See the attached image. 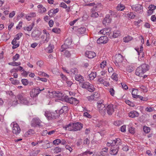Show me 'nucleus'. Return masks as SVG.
I'll list each match as a JSON object with an SVG mask.
<instances>
[{
    "label": "nucleus",
    "mask_w": 156,
    "mask_h": 156,
    "mask_svg": "<svg viewBox=\"0 0 156 156\" xmlns=\"http://www.w3.org/2000/svg\"><path fill=\"white\" fill-rule=\"evenodd\" d=\"M83 125L80 122H77L74 123H70L65 126H63V128L66 130L76 131L80 130L82 129Z\"/></svg>",
    "instance_id": "nucleus-1"
},
{
    "label": "nucleus",
    "mask_w": 156,
    "mask_h": 156,
    "mask_svg": "<svg viewBox=\"0 0 156 156\" xmlns=\"http://www.w3.org/2000/svg\"><path fill=\"white\" fill-rule=\"evenodd\" d=\"M149 66L148 65L146 64H142L137 68L135 74L139 76H143V74L149 70Z\"/></svg>",
    "instance_id": "nucleus-2"
},
{
    "label": "nucleus",
    "mask_w": 156,
    "mask_h": 156,
    "mask_svg": "<svg viewBox=\"0 0 156 156\" xmlns=\"http://www.w3.org/2000/svg\"><path fill=\"white\" fill-rule=\"evenodd\" d=\"M104 101L103 100L98 101L97 102L98 109L100 113L103 115H104L106 114V107L103 104Z\"/></svg>",
    "instance_id": "nucleus-3"
},
{
    "label": "nucleus",
    "mask_w": 156,
    "mask_h": 156,
    "mask_svg": "<svg viewBox=\"0 0 156 156\" xmlns=\"http://www.w3.org/2000/svg\"><path fill=\"white\" fill-rule=\"evenodd\" d=\"M114 59L115 65L117 67H119L123 59L122 56L120 54H116L115 56Z\"/></svg>",
    "instance_id": "nucleus-4"
},
{
    "label": "nucleus",
    "mask_w": 156,
    "mask_h": 156,
    "mask_svg": "<svg viewBox=\"0 0 156 156\" xmlns=\"http://www.w3.org/2000/svg\"><path fill=\"white\" fill-rule=\"evenodd\" d=\"M42 122L40 119L37 117L33 118L31 122V125L32 126L36 127H42Z\"/></svg>",
    "instance_id": "nucleus-5"
},
{
    "label": "nucleus",
    "mask_w": 156,
    "mask_h": 156,
    "mask_svg": "<svg viewBox=\"0 0 156 156\" xmlns=\"http://www.w3.org/2000/svg\"><path fill=\"white\" fill-rule=\"evenodd\" d=\"M63 99L66 102L69 103L71 104L76 105L79 103V101L76 98L72 97H69L66 95L64 96Z\"/></svg>",
    "instance_id": "nucleus-6"
},
{
    "label": "nucleus",
    "mask_w": 156,
    "mask_h": 156,
    "mask_svg": "<svg viewBox=\"0 0 156 156\" xmlns=\"http://www.w3.org/2000/svg\"><path fill=\"white\" fill-rule=\"evenodd\" d=\"M82 87L87 89L90 92H93L95 89L94 86L87 82L83 83L82 84Z\"/></svg>",
    "instance_id": "nucleus-7"
},
{
    "label": "nucleus",
    "mask_w": 156,
    "mask_h": 156,
    "mask_svg": "<svg viewBox=\"0 0 156 156\" xmlns=\"http://www.w3.org/2000/svg\"><path fill=\"white\" fill-rule=\"evenodd\" d=\"M17 97L19 100L20 103L27 105H28L29 104V101L24 95L23 94H19L17 96Z\"/></svg>",
    "instance_id": "nucleus-8"
},
{
    "label": "nucleus",
    "mask_w": 156,
    "mask_h": 156,
    "mask_svg": "<svg viewBox=\"0 0 156 156\" xmlns=\"http://www.w3.org/2000/svg\"><path fill=\"white\" fill-rule=\"evenodd\" d=\"M132 9L138 13H142L143 11V7L140 4L133 5L131 6Z\"/></svg>",
    "instance_id": "nucleus-9"
},
{
    "label": "nucleus",
    "mask_w": 156,
    "mask_h": 156,
    "mask_svg": "<svg viewBox=\"0 0 156 156\" xmlns=\"http://www.w3.org/2000/svg\"><path fill=\"white\" fill-rule=\"evenodd\" d=\"M122 142L121 140L119 138H117L115 140H112L111 142H108L107 144V145L108 146H111L112 147L115 146V144L116 145H121Z\"/></svg>",
    "instance_id": "nucleus-10"
},
{
    "label": "nucleus",
    "mask_w": 156,
    "mask_h": 156,
    "mask_svg": "<svg viewBox=\"0 0 156 156\" xmlns=\"http://www.w3.org/2000/svg\"><path fill=\"white\" fill-rule=\"evenodd\" d=\"M44 90V88L41 90L39 89H33L30 92V96L32 98L35 97L40 93L41 91Z\"/></svg>",
    "instance_id": "nucleus-11"
},
{
    "label": "nucleus",
    "mask_w": 156,
    "mask_h": 156,
    "mask_svg": "<svg viewBox=\"0 0 156 156\" xmlns=\"http://www.w3.org/2000/svg\"><path fill=\"white\" fill-rule=\"evenodd\" d=\"M113 105L110 104L108 105L106 107V112L109 115H111L114 112V109Z\"/></svg>",
    "instance_id": "nucleus-12"
},
{
    "label": "nucleus",
    "mask_w": 156,
    "mask_h": 156,
    "mask_svg": "<svg viewBox=\"0 0 156 156\" xmlns=\"http://www.w3.org/2000/svg\"><path fill=\"white\" fill-rule=\"evenodd\" d=\"M12 129L13 133L15 134H18L21 131V129L17 123L13 124Z\"/></svg>",
    "instance_id": "nucleus-13"
},
{
    "label": "nucleus",
    "mask_w": 156,
    "mask_h": 156,
    "mask_svg": "<svg viewBox=\"0 0 156 156\" xmlns=\"http://www.w3.org/2000/svg\"><path fill=\"white\" fill-rule=\"evenodd\" d=\"M119 145L115 144V146H113L111 147V151L110 152V153L112 155L117 154L119 148Z\"/></svg>",
    "instance_id": "nucleus-14"
},
{
    "label": "nucleus",
    "mask_w": 156,
    "mask_h": 156,
    "mask_svg": "<svg viewBox=\"0 0 156 156\" xmlns=\"http://www.w3.org/2000/svg\"><path fill=\"white\" fill-rule=\"evenodd\" d=\"M69 41V40L68 39H66L65 41L64 44L61 46V48L60 49V51H63L64 50H65L66 49L68 48L69 46L71 45V42Z\"/></svg>",
    "instance_id": "nucleus-15"
},
{
    "label": "nucleus",
    "mask_w": 156,
    "mask_h": 156,
    "mask_svg": "<svg viewBox=\"0 0 156 156\" xmlns=\"http://www.w3.org/2000/svg\"><path fill=\"white\" fill-rule=\"evenodd\" d=\"M108 38L105 36L101 37L97 40V43L99 44H106L108 41Z\"/></svg>",
    "instance_id": "nucleus-16"
},
{
    "label": "nucleus",
    "mask_w": 156,
    "mask_h": 156,
    "mask_svg": "<svg viewBox=\"0 0 156 156\" xmlns=\"http://www.w3.org/2000/svg\"><path fill=\"white\" fill-rule=\"evenodd\" d=\"M68 110V108L67 106H63L62 108L59 111H57L58 114L59 115V117L60 116V115L62 114V113L67 112Z\"/></svg>",
    "instance_id": "nucleus-17"
},
{
    "label": "nucleus",
    "mask_w": 156,
    "mask_h": 156,
    "mask_svg": "<svg viewBox=\"0 0 156 156\" xmlns=\"http://www.w3.org/2000/svg\"><path fill=\"white\" fill-rule=\"evenodd\" d=\"M86 55L89 58H93L96 56V53L90 51H87L86 52Z\"/></svg>",
    "instance_id": "nucleus-18"
},
{
    "label": "nucleus",
    "mask_w": 156,
    "mask_h": 156,
    "mask_svg": "<svg viewBox=\"0 0 156 156\" xmlns=\"http://www.w3.org/2000/svg\"><path fill=\"white\" fill-rule=\"evenodd\" d=\"M112 20L110 17V15L107 14L106 15L105 18L104 19L103 21V23L105 24L106 23H110Z\"/></svg>",
    "instance_id": "nucleus-19"
},
{
    "label": "nucleus",
    "mask_w": 156,
    "mask_h": 156,
    "mask_svg": "<svg viewBox=\"0 0 156 156\" xmlns=\"http://www.w3.org/2000/svg\"><path fill=\"white\" fill-rule=\"evenodd\" d=\"M139 113L135 111L130 112L129 113V116L133 118L137 117L139 116Z\"/></svg>",
    "instance_id": "nucleus-20"
},
{
    "label": "nucleus",
    "mask_w": 156,
    "mask_h": 156,
    "mask_svg": "<svg viewBox=\"0 0 156 156\" xmlns=\"http://www.w3.org/2000/svg\"><path fill=\"white\" fill-rule=\"evenodd\" d=\"M57 112V110H55L54 112H51L50 116L51 117V120L55 119L59 117V115L58 114Z\"/></svg>",
    "instance_id": "nucleus-21"
},
{
    "label": "nucleus",
    "mask_w": 156,
    "mask_h": 156,
    "mask_svg": "<svg viewBox=\"0 0 156 156\" xmlns=\"http://www.w3.org/2000/svg\"><path fill=\"white\" fill-rule=\"evenodd\" d=\"M37 8L39 9L38 10V12L41 13H43L46 11V9L45 8L43 7L42 5H38Z\"/></svg>",
    "instance_id": "nucleus-22"
},
{
    "label": "nucleus",
    "mask_w": 156,
    "mask_h": 156,
    "mask_svg": "<svg viewBox=\"0 0 156 156\" xmlns=\"http://www.w3.org/2000/svg\"><path fill=\"white\" fill-rule=\"evenodd\" d=\"M53 96L55 97H58V98H61L62 97H63V94L61 93L59 91H54L53 92Z\"/></svg>",
    "instance_id": "nucleus-23"
},
{
    "label": "nucleus",
    "mask_w": 156,
    "mask_h": 156,
    "mask_svg": "<svg viewBox=\"0 0 156 156\" xmlns=\"http://www.w3.org/2000/svg\"><path fill=\"white\" fill-rule=\"evenodd\" d=\"M41 32H39L38 31H35L32 34V36L33 37H34L35 39H37L39 38L41 34Z\"/></svg>",
    "instance_id": "nucleus-24"
},
{
    "label": "nucleus",
    "mask_w": 156,
    "mask_h": 156,
    "mask_svg": "<svg viewBox=\"0 0 156 156\" xmlns=\"http://www.w3.org/2000/svg\"><path fill=\"white\" fill-rule=\"evenodd\" d=\"M75 79L76 80L80 83H82L83 81V77L80 74L76 75Z\"/></svg>",
    "instance_id": "nucleus-25"
},
{
    "label": "nucleus",
    "mask_w": 156,
    "mask_h": 156,
    "mask_svg": "<svg viewBox=\"0 0 156 156\" xmlns=\"http://www.w3.org/2000/svg\"><path fill=\"white\" fill-rule=\"evenodd\" d=\"M23 67L19 66L18 67L16 68H14L13 69H11L10 71V72L12 73L13 72H17L18 71L23 70Z\"/></svg>",
    "instance_id": "nucleus-26"
},
{
    "label": "nucleus",
    "mask_w": 156,
    "mask_h": 156,
    "mask_svg": "<svg viewBox=\"0 0 156 156\" xmlns=\"http://www.w3.org/2000/svg\"><path fill=\"white\" fill-rule=\"evenodd\" d=\"M100 154L105 156L108 155V148L107 147H105L102 149L100 152Z\"/></svg>",
    "instance_id": "nucleus-27"
},
{
    "label": "nucleus",
    "mask_w": 156,
    "mask_h": 156,
    "mask_svg": "<svg viewBox=\"0 0 156 156\" xmlns=\"http://www.w3.org/2000/svg\"><path fill=\"white\" fill-rule=\"evenodd\" d=\"M95 10L92 9L91 11V16L94 18L97 17L98 16V12H95Z\"/></svg>",
    "instance_id": "nucleus-28"
},
{
    "label": "nucleus",
    "mask_w": 156,
    "mask_h": 156,
    "mask_svg": "<svg viewBox=\"0 0 156 156\" xmlns=\"http://www.w3.org/2000/svg\"><path fill=\"white\" fill-rule=\"evenodd\" d=\"M36 16V14L35 12L31 13L29 15L26 16V18L28 20H31L32 17H34Z\"/></svg>",
    "instance_id": "nucleus-29"
},
{
    "label": "nucleus",
    "mask_w": 156,
    "mask_h": 156,
    "mask_svg": "<svg viewBox=\"0 0 156 156\" xmlns=\"http://www.w3.org/2000/svg\"><path fill=\"white\" fill-rule=\"evenodd\" d=\"M34 25V23H32L30 25L27 27H25L23 28L24 30H26L28 31H30L32 29Z\"/></svg>",
    "instance_id": "nucleus-30"
},
{
    "label": "nucleus",
    "mask_w": 156,
    "mask_h": 156,
    "mask_svg": "<svg viewBox=\"0 0 156 156\" xmlns=\"http://www.w3.org/2000/svg\"><path fill=\"white\" fill-rule=\"evenodd\" d=\"M125 8V6L123 4H121L118 5L116 7V9L118 11H122Z\"/></svg>",
    "instance_id": "nucleus-31"
},
{
    "label": "nucleus",
    "mask_w": 156,
    "mask_h": 156,
    "mask_svg": "<svg viewBox=\"0 0 156 156\" xmlns=\"http://www.w3.org/2000/svg\"><path fill=\"white\" fill-rule=\"evenodd\" d=\"M34 131L32 129H30L28 131L26 132L25 134V136H28L30 135L31 136L34 134Z\"/></svg>",
    "instance_id": "nucleus-32"
},
{
    "label": "nucleus",
    "mask_w": 156,
    "mask_h": 156,
    "mask_svg": "<svg viewBox=\"0 0 156 156\" xmlns=\"http://www.w3.org/2000/svg\"><path fill=\"white\" fill-rule=\"evenodd\" d=\"M86 29L85 27H81L78 29V33L81 34H84L86 31Z\"/></svg>",
    "instance_id": "nucleus-33"
},
{
    "label": "nucleus",
    "mask_w": 156,
    "mask_h": 156,
    "mask_svg": "<svg viewBox=\"0 0 156 156\" xmlns=\"http://www.w3.org/2000/svg\"><path fill=\"white\" fill-rule=\"evenodd\" d=\"M51 112L48 111H47L45 112L44 115L48 120H51Z\"/></svg>",
    "instance_id": "nucleus-34"
},
{
    "label": "nucleus",
    "mask_w": 156,
    "mask_h": 156,
    "mask_svg": "<svg viewBox=\"0 0 156 156\" xmlns=\"http://www.w3.org/2000/svg\"><path fill=\"white\" fill-rule=\"evenodd\" d=\"M70 72L71 75H76L78 73V70L76 68H74L71 69Z\"/></svg>",
    "instance_id": "nucleus-35"
},
{
    "label": "nucleus",
    "mask_w": 156,
    "mask_h": 156,
    "mask_svg": "<svg viewBox=\"0 0 156 156\" xmlns=\"http://www.w3.org/2000/svg\"><path fill=\"white\" fill-rule=\"evenodd\" d=\"M138 90L136 89H133L132 90V94L134 98H136L138 95H137Z\"/></svg>",
    "instance_id": "nucleus-36"
},
{
    "label": "nucleus",
    "mask_w": 156,
    "mask_h": 156,
    "mask_svg": "<svg viewBox=\"0 0 156 156\" xmlns=\"http://www.w3.org/2000/svg\"><path fill=\"white\" fill-rule=\"evenodd\" d=\"M89 76L90 80H93L96 76V73L94 72H92L89 75Z\"/></svg>",
    "instance_id": "nucleus-37"
},
{
    "label": "nucleus",
    "mask_w": 156,
    "mask_h": 156,
    "mask_svg": "<svg viewBox=\"0 0 156 156\" xmlns=\"http://www.w3.org/2000/svg\"><path fill=\"white\" fill-rule=\"evenodd\" d=\"M9 65L12 66H18L21 64L20 62H9L8 63Z\"/></svg>",
    "instance_id": "nucleus-38"
},
{
    "label": "nucleus",
    "mask_w": 156,
    "mask_h": 156,
    "mask_svg": "<svg viewBox=\"0 0 156 156\" xmlns=\"http://www.w3.org/2000/svg\"><path fill=\"white\" fill-rule=\"evenodd\" d=\"M132 39V37L130 36H128L123 38V41L125 42H128Z\"/></svg>",
    "instance_id": "nucleus-39"
},
{
    "label": "nucleus",
    "mask_w": 156,
    "mask_h": 156,
    "mask_svg": "<svg viewBox=\"0 0 156 156\" xmlns=\"http://www.w3.org/2000/svg\"><path fill=\"white\" fill-rule=\"evenodd\" d=\"M120 32L119 31H114L113 33V37L116 38L120 35Z\"/></svg>",
    "instance_id": "nucleus-40"
},
{
    "label": "nucleus",
    "mask_w": 156,
    "mask_h": 156,
    "mask_svg": "<svg viewBox=\"0 0 156 156\" xmlns=\"http://www.w3.org/2000/svg\"><path fill=\"white\" fill-rule=\"evenodd\" d=\"M143 130L145 133H148L150 131L151 129L150 127L144 126L143 127Z\"/></svg>",
    "instance_id": "nucleus-41"
},
{
    "label": "nucleus",
    "mask_w": 156,
    "mask_h": 156,
    "mask_svg": "<svg viewBox=\"0 0 156 156\" xmlns=\"http://www.w3.org/2000/svg\"><path fill=\"white\" fill-rule=\"evenodd\" d=\"M101 4L100 3H97L96 5L95 6H94L92 9H94V10H97L98 9H101Z\"/></svg>",
    "instance_id": "nucleus-42"
},
{
    "label": "nucleus",
    "mask_w": 156,
    "mask_h": 156,
    "mask_svg": "<svg viewBox=\"0 0 156 156\" xmlns=\"http://www.w3.org/2000/svg\"><path fill=\"white\" fill-rule=\"evenodd\" d=\"M127 16L131 19H134L136 16V15L133 12H130L127 14Z\"/></svg>",
    "instance_id": "nucleus-43"
},
{
    "label": "nucleus",
    "mask_w": 156,
    "mask_h": 156,
    "mask_svg": "<svg viewBox=\"0 0 156 156\" xmlns=\"http://www.w3.org/2000/svg\"><path fill=\"white\" fill-rule=\"evenodd\" d=\"M140 88L144 92H146L147 91V87L143 85H141Z\"/></svg>",
    "instance_id": "nucleus-44"
},
{
    "label": "nucleus",
    "mask_w": 156,
    "mask_h": 156,
    "mask_svg": "<svg viewBox=\"0 0 156 156\" xmlns=\"http://www.w3.org/2000/svg\"><path fill=\"white\" fill-rule=\"evenodd\" d=\"M44 62L42 60H39L37 61V65L39 66V67L40 68H41L44 65Z\"/></svg>",
    "instance_id": "nucleus-45"
},
{
    "label": "nucleus",
    "mask_w": 156,
    "mask_h": 156,
    "mask_svg": "<svg viewBox=\"0 0 156 156\" xmlns=\"http://www.w3.org/2000/svg\"><path fill=\"white\" fill-rule=\"evenodd\" d=\"M117 76L118 75L116 74V73H114L112 74L111 77L112 79L115 80V81H117L118 80Z\"/></svg>",
    "instance_id": "nucleus-46"
},
{
    "label": "nucleus",
    "mask_w": 156,
    "mask_h": 156,
    "mask_svg": "<svg viewBox=\"0 0 156 156\" xmlns=\"http://www.w3.org/2000/svg\"><path fill=\"white\" fill-rule=\"evenodd\" d=\"M48 49L50 48V49L48 51V52L49 53H51L53 52V49L54 48V46L53 45L50 44L48 47Z\"/></svg>",
    "instance_id": "nucleus-47"
},
{
    "label": "nucleus",
    "mask_w": 156,
    "mask_h": 156,
    "mask_svg": "<svg viewBox=\"0 0 156 156\" xmlns=\"http://www.w3.org/2000/svg\"><path fill=\"white\" fill-rule=\"evenodd\" d=\"M61 140L59 139L55 140L53 142V144L55 145H58L60 143Z\"/></svg>",
    "instance_id": "nucleus-48"
},
{
    "label": "nucleus",
    "mask_w": 156,
    "mask_h": 156,
    "mask_svg": "<svg viewBox=\"0 0 156 156\" xmlns=\"http://www.w3.org/2000/svg\"><path fill=\"white\" fill-rule=\"evenodd\" d=\"M22 35L23 34L22 33H19L16 35V37L14 38H16V40H19L22 37Z\"/></svg>",
    "instance_id": "nucleus-49"
},
{
    "label": "nucleus",
    "mask_w": 156,
    "mask_h": 156,
    "mask_svg": "<svg viewBox=\"0 0 156 156\" xmlns=\"http://www.w3.org/2000/svg\"><path fill=\"white\" fill-rule=\"evenodd\" d=\"M21 82L24 85H27L29 83L28 80L26 79H22Z\"/></svg>",
    "instance_id": "nucleus-50"
},
{
    "label": "nucleus",
    "mask_w": 156,
    "mask_h": 156,
    "mask_svg": "<svg viewBox=\"0 0 156 156\" xmlns=\"http://www.w3.org/2000/svg\"><path fill=\"white\" fill-rule=\"evenodd\" d=\"M36 79L37 80H40L43 82H47V79L45 78H40L39 77H36Z\"/></svg>",
    "instance_id": "nucleus-51"
},
{
    "label": "nucleus",
    "mask_w": 156,
    "mask_h": 156,
    "mask_svg": "<svg viewBox=\"0 0 156 156\" xmlns=\"http://www.w3.org/2000/svg\"><path fill=\"white\" fill-rule=\"evenodd\" d=\"M90 141L89 140V138H87L84 140L83 144L88 145L90 144Z\"/></svg>",
    "instance_id": "nucleus-52"
},
{
    "label": "nucleus",
    "mask_w": 156,
    "mask_h": 156,
    "mask_svg": "<svg viewBox=\"0 0 156 156\" xmlns=\"http://www.w3.org/2000/svg\"><path fill=\"white\" fill-rule=\"evenodd\" d=\"M62 151V148L60 147H56L54 149L55 152L56 153H58L59 152H61Z\"/></svg>",
    "instance_id": "nucleus-53"
},
{
    "label": "nucleus",
    "mask_w": 156,
    "mask_h": 156,
    "mask_svg": "<svg viewBox=\"0 0 156 156\" xmlns=\"http://www.w3.org/2000/svg\"><path fill=\"white\" fill-rule=\"evenodd\" d=\"M20 55L19 54H16L15 56L13 57L12 59L13 61H16L19 59Z\"/></svg>",
    "instance_id": "nucleus-54"
},
{
    "label": "nucleus",
    "mask_w": 156,
    "mask_h": 156,
    "mask_svg": "<svg viewBox=\"0 0 156 156\" xmlns=\"http://www.w3.org/2000/svg\"><path fill=\"white\" fill-rule=\"evenodd\" d=\"M129 131L132 134H133L135 132V128L133 127H130L129 128Z\"/></svg>",
    "instance_id": "nucleus-55"
},
{
    "label": "nucleus",
    "mask_w": 156,
    "mask_h": 156,
    "mask_svg": "<svg viewBox=\"0 0 156 156\" xmlns=\"http://www.w3.org/2000/svg\"><path fill=\"white\" fill-rule=\"evenodd\" d=\"M106 62L105 61H103L100 64V66L101 68H104L106 66Z\"/></svg>",
    "instance_id": "nucleus-56"
},
{
    "label": "nucleus",
    "mask_w": 156,
    "mask_h": 156,
    "mask_svg": "<svg viewBox=\"0 0 156 156\" xmlns=\"http://www.w3.org/2000/svg\"><path fill=\"white\" fill-rule=\"evenodd\" d=\"M93 152H90L89 151L87 150L86 151L82 153V155H87L88 154H93Z\"/></svg>",
    "instance_id": "nucleus-57"
},
{
    "label": "nucleus",
    "mask_w": 156,
    "mask_h": 156,
    "mask_svg": "<svg viewBox=\"0 0 156 156\" xmlns=\"http://www.w3.org/2000/svg\"><path fill=\"white\" fill-rule=\"evenodd\" d=\"M64 55L65 56L67 57H69L71 55V54L68 51H65Z\"/></svg>",
    "instance_id": "nucleus-58"
},
{
    "label": "nucleus",
    "mask_w": 156,
    "mask_h": 156,
    "mask_svg": "<svg viewBox=\"0 0 156 156\" xmlns=\"http://www.w3.org/2000/svg\"><path fill=\"white\" fill-rule=\"evenodd\" d=\"M93 95V96H94L95 100H97V99L100 96V95L97 92H95Z\"/></svg>",
    "instance_id": "nucleus-59"
},
{
    "label": "nucleus",
    "mask_w": 156,
    "mask_h": 156,
    "mask_svg": "<svg viewBox=\"0 0 156 156\" xmlns=\"http://www.w3.org/2000/svg\"><path fill=\"white\" fill-rule=\"evenodd\" d=\"M156 6L153 5H149L148 8L149 9H150L152 11H154L155 9Z\"/></svg>",
    "instance_id": "nucleus-60"
},
{
    "label": "nucleus",
    "mask_w": 156,
    "mask_h": 156,
    "mask_svg": "<svg viewBox=\"0 0 156 156\" xmlns=\"http://www.w3.org/2000/svg\"><path fill=\"white\" fill-rule=\"evenodd\" d=\"M109 92L112 96H114L115 91L113 88H111L109 89Z\"/></svg>",
    "instance_id": "nucleus-61"
},
{
    "label": "nucleus",
    "mask_w": 156,
    "mask_h": 156,
    "mask_svg": "<svg viewBox=\"0 0 156 156\" xmlns=\"http://www.w3.org/2000/svg\"><path fill=\"white\" fill-rule=\"evenodd\" d=\"M126 104L131 107H133V102H131L130 101L128 100H126Z\"/></svg>",
    "instance_id": "nucleus-62"
},
{
    "label": "nucleus",
    "mask_w": 156,
    "mask_h": 156,
    "mask_svg": "<svg viewBox=\"0 0 156 156\" xmlns=\"http://www.w3.org/2000/svg\"><path fill=\"white\" fill-rule=\"evenodd\" d=\"M154 110V108L152 107H147L145 109V111L148 112H152Z\"/></svg>",
    "instance_id": "nucleus-63"
},
{
    "label": "nucleus",
    "mask_w": 156,
    "mask_h": 156,
    "mask_svg": "<svg viewBox=\"0 0 156 156\" xmlns=\"http://www.w3.org/2000/svg\"><path fill=\"white\" fill-rule=\"evenodd\" d=\"M121 85L122 87V88L126 90H127L128 89V87L124 83H121Z\"/></svg>",
    "instance_id": "nucleus-64"
}]
</instances>
